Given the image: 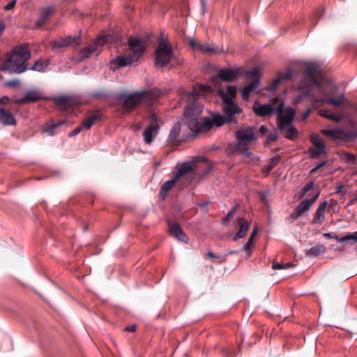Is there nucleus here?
I'll return each instance as SVG.
<instances>
[{
    "mask_svg": "<svg viewBox=\"0 0 357 357\" xmlns=\"http://www.w3.org/2000/svg\"><path fill=\"white\" fill-rule=\"evenodd\" d=\"M31 58V54L28 45H18L7 53L1 70L10 74H22L29 70L27 62Z\"/></svg>",
    "mask_w": 357,
    "mask_h": 357,
    "instance_id": "obj_1",
    "label": "nucleus"
},
{
    "mask_svg": "<svg viewBox=\"0 0 357 357\" xmlns=\"http://www.w3.org/2000/svg\"><path fill=\"white\" fill-rule=\"evenodd\" d=\"M174 59V52L166 40H162L155 49L154 64L155 66L164 68Z\"/></svg>",
    "mask_w": 357,
    "mask_h": 357,
    "instance_id": "obj_2",
    "label": "nucleus"
},
{
    "mask_svg": "<svg viewBox=\"0 0 357 357\" xmlns=\"http://www.w3.org/2000/svg\"><path fill=\"white\" fill-rule=\"evenodd\" d=\"M321 133L333 140L351 142L357 138V130H347L344 128L322 129Z\"/></svg>",
    "mask_w": 357,
    "mask_h": 357,
    "instance_id": "obj_3",
    "label": "nucleus"
},
{
    "mask_svg": "<svg viewBox=\"0 0 357 357\" xmlns=\"http://www.w3.org/2000/svg\"><path fill=\"white\" fill-rule=\"evenodd\" d=\"M111 40L112 36L109 34L98 35L93 43L86 47L81 49L79 51V60L83 61L89 58L97 50L98 47L103 46L104 45L110 43Z\"/></svg>",
    "mask_w": 357,
    "mask_h": 357,
    "instance_id": "obj_4",
    "label": "nucleus"
},
{
    "mask_svg": "<svg viewBox=\"0 0 357 357\" xmlns=\"http://www.w3.org/2000/svg\"><path fill=\"white\" fill-rule=\"evenodd\" d=\"M142 94L139 91L130 94L122 93L118 95L117 99L123 100L122 106L127 112H131L142 102Z\"/></svg>",
    "mask_w": 357,
    "mask_h": 357,
    "instance_id": "obj_5",
    "label": "nucleus"
},
{
    "mask_svg": "<svg viewBox=\"0 0 357 357\" xmlns=\"http://www.w3.org/2000/svg\"><path fill=\"white\" fill-rule=\"evenodd\" d=\"M220 107L222 114L227 119V122L230 124L237 123L238 120L236 115H239L243 112V109L238 104L235 102L225 100V102H221Z\"/></svg>",
    "mask_w": 357,
    "mask_h": 357,
    "instance_id": "obj_6",
    "label": "nucleus"
},
{
    "mask_svg": "<svg viewBox=\"0 0 357 357\" xmlns=\"http://www.w3.org/2000/svg\"><path fill=\"white\" fill-rule=\"evenodd\" d=\"M244 69L241 67L222 68L218 70L217 78L224 82H231L243 76Z\"/></svg>",
    "mask_w": 357,
    "mask_h": 357,
    "instance_id": "obj_7",
    "label": "nucleus"
},
{
    "mask_svg": "<svg viewBox=\"0 0 357 357\" xmlns=\"http://www.w3.org/2000/svg\"><path fill=\"white\" fill-rule=\"evenodd\" d=\"M128 45L132 52V56L136 59V63L139 62L146 51L144 41L138 37H130L128 40Z\"/></svg>",
    "mask_w": 357,
    "mask_h": 357,
    "instance_id": "obj_8",
    "label": "nucleus"
},
{
    "mask_svg": "<svg viewBox=\"0 0 357 357\" xmlns=\"http://www.w3.org/2000/svg\"><path fill=\"white\" fill-rule=\"evenodd\" d=\"M310 140L313 146L310 147L306 153L310 154L311 158L316 159L321 155L326 153V144L318 135H311Z\"/></svg>",
    "mask_w": 357,
    "mask_h": 357,
    "instance_id": "obj_9",
    "label": "nucleus"
},
{
    "mask_svg": "<svg viewBox=\"0 0 357 357\" xmlns=\"http://www.w3.org/2000/svg\"><path fill=\"white\" fill-rule=\"evenodd\" d=\"M56 11V7L54 4L41 8L39 10L38 15L34 23V27L36 29H40L48 22L51 16Z\"/></svg>",
    "mask_w": 357,
    "mask_h": 357,
    "instance_id": "obj_10",
    "label": "nucleus"
},
{
    "mask_svg": "<svg viewBox=\"0 0 357 357\" xmlns=\"http://www.w3.org/2000/svg\"><path fill=\"white\" fill-rule=\"evenodd\" d=\"M158 118L155 114H153L150 117V124L144 130L143 136L144 142L147 144H150L153 138L155 137L159 131V125L158 124Z\"/></svg>",
    "mask_w": 357,
    "mask_h": 357,
    "instance_id": "obj_11",
    "label": "nucleus"
},
{
    "mask_svg": "<svg viewBox=\"0 0 357 357\" xmlns=\"http://www.w3.org/2000/svg\"><path fill=\"white\" fill-rule=\"evenodd\" d=\"M225 124L230 123L227 122V119L223 114L217 112H213L211 113V117L204 118V124L202 126L206 128V130L208 131L214 126L220 128Z\"/></svg>",
    "mask_w": 357,
    "mask_h": 357,
    "instance_id": "obj_12",
    "label": "nucleus"
},
{
    "mask_svg": "<svg viewBox=\"0 0 357 357\" xmlns=\"http://www.w3.org/2000/svg\"><path fill=\"white\" fill-rule=\"evenodd\" d=\"M319 195V192H317L311 199H305L301 202L294 212L289 215V218L294 221L302 215L305 211H308L311 208L312 205L317 199Z\"/></svg>",
    "mask_w": 357,
    "mask_h": 357,
    "instance_id": "obj_13",
    "label": "nucleus"
},
{
    "mask_svg": "<svg viewBox=\"0 0 357 357\" xmlns=\"http://www.w3.org/2000/svg\"><path fill=\"white\" fill-rule=\"evenodd\" d=\"M81 44V34L80 33L75 36L68 35L65 37H61L52 42V48L54 50L59 48L68 47L72 45L77 46Z\"/></svg>",
    "mask_w": 357,
    "mask_h": 357,
    "instance_id": "obj_14",
    "label": "nucleus"
},
{
    "mask_svg": "<svg viewBox=\"0 0 357 357\" xmlns=\"http://www.w3.org/2000/svg\"><path fill=\"white\" fill-rule=\"evenodd\" d=\"M236 145L249 146L250 142L257 139L254 128L250 127L245 129H240L236 132Z\"/></svg>",
    "mask_w": 357,
    "mask_h": 357,
    "instance_id": "obj_15",
    "label": "nucleus"
},
{
    "mask_svg": "<svg viewBox=\"0 0 357 357\" xmlns=\"http://www.w3.org/2000/svg\"><path fill=\"white\" fill-rule=\"evenodd\" d=\"M133 63H136V59L133 58L130 54H120L110 61L109 68L112 71H116L121 68L126 67Z\"/></svg>",
    "mask_w": 357,
    "mask_h": 357,
    "instance_id": "obj_16",
    "label": "nucleus"
},
{
    "mask_svg": "<svg viewBox=\"0 0 357 357\" xmlns=\"http://www.w3.org/2000/svg\"><path fill=\"white\" fill-rule=\"evenodd\" d=\"M295 114V109L287 107L280 117H278V123L280 131H283L286 128V126L292 124Z\"/></svg>",
    "mask_w": 357,
    "mask_h": 357,
    "instance_id": "obj_17",
    "label": "nucleus"
},
{
    "mask_svg": "<svg viewBox=\"0 0 357 357\" xmlns=\"http://www.w3.org/2000/svg\"><path fill=\"white\" fill-rule=\"evenodd\" d=\"M44 99L42 93L39 90L33 89L28 91L23 98L15 100V102L18 105H24L36 102Z\"/></svg>",
    "mask_w": 357,
    "mask_h": 357,
    "instance_id": "obj_18",
    "label": "nucleus"
},
{
    "mask_svg": "<svg viewBox=\"0 0 357 357\" xmlns=\"http://www.w3.org/2000/svg\"><path fill=\"white\" fill-rule=\"evenodd\" d=\"M203 106L199 102H188L185 107L183 119L199 118Z\"/></svg>",
    "mask_w": 357,
    "mask_h": 357,
    "instance_id": "obj_19",
    "label": "nucleus"
},
{
    "mask_svg": "<svg viewBox=\"0 0 357 357\" xmlns=\"http://www.w3.org/2000/svg\"><path fill=\"white\" fill-rule=\"evenodd\" d=\"M183 122L187 125L188 128L195 135H198L201 132H207L206 128L204 127V118H193L183 119Z\"/></svg>",
    "mask_w": 357,
    "mask_h": 357,
    "instance_id": "obj_20",
    "label": "nucleus"
},
{
    "mask_svg": "<svg viewBox=\"0 0 357 357\" xmlns=\"http://www.w3.org/2000/svg\"><path fill=\"white\" fill-rule=\"evenodd\" d=\"M252 110L257 116L264 117L272 115L275 108L271 104H260L256 100L253 104Z\"/></svg>",
    "mask_w": 357,
    "mask_h": 357,
    "instance_id": "obj_21",
    "label": "nucleus"
},
{
    "mask_svg": "<svg viewBox=\"0 0 357 357\" xmlns=\"http://www.w3.org/2000/svg\"><path fill=\"white\" fill-rule=\"evenodd\" d=\"M324 237L336 240L337 242L341 243H348L351 242L353 243H357V231L353 233H347L346 235L340 237L335 233H324Z\"/></svg>",
    "mask_w": 357,
    "mask_h": 357,
    "instance_id": "obj_22",
    "label": "nucleus"
},
{
    "mask_svg": "<svg viewBox=\"0 0 357 357\" xmlns=\"http://www.w3.org/2000/svg\"><path fill=\"white\" fill-rule=\"evenodd\" d=\"M218 95L220 96L222 102H225V100L234 102L237 95L236 87L233 85H227L226 91L220 89L218 90Z\"/></svg>",
    "mask_w": 357,
    "mask_h": 357,
    "instance_id": "obj_23",
    "label": "nucleus"
},
{
    "mask_svg": "<svg viewBox=\"0 0 357 357\" xmlns=\"http://www.w3.org/2000/svg\"><path fill=\"white\" fill-rule=\"evenodd\" d=\"M170 234L181 242L187 243L188 238L177 222H168Z\"/></svg>",
    "mask_w": 357,
    "mask_h": 357,
    "instance_id": "obj_24",
    "label": "nucleus"
},
{
    "mask_svg": "<svg viewBox=\"0 0 357 357\" xmlns=\"http://www.w3.org/2000/svg\"><path fill=\"white\" fill-rule=\"evenodd\" d=\"M320 73V68L318 66L313 63L307 64L305 69V74L300 83H307L310 80L317 77Z\"/></svg>",
    "mask_w": 357,
    "mask_h": 357,
    "instance_id": "obj_25",
    "label": "nucleus"
},
{
    "mask_svg": "<svg viewBox=\"0 0 357 357\" xmlns=\"http://www.w3.org/2000/svg\"><path fill=\"white\" fill-rule=\"evenodd\" d=\"M328 205L327 201L321 202L318 208H317L315 213L313 215V218L312 220V224L314 225H321L325 218V211Z\"/></svg>",
    "mask_w": 357,
    "mask_h": 357,
    "instance_id": "obj_26",
    "label": "nucleus"
},
{
    "mask_svg": "<svg viewBox=\"0 0 357 357\" xmlns=\"http://www.w3.org/2000/svg\"><path fill=\"white\" fill-rule=\"evenodd\" d=\"M0 123L5 126H14L16 124V120L13 113L4 107H1Z\"/></svg>",
    "mask_w": 357,
    "mask_h": 357,
    "instance_id": "obj_27",
    "label": "nucleus"
},
{
    "mask_svg": "<svg viewBox=\"0 0 357 357\" xmlns=\"http://www.w3.org/2000/svg\"><path fill=\"white\" fill-rule=\"evenodd\" d=\"M259 80L252 81V82L244 86L241 90V98L244 101H248L250 98L251 93L255 91L259 87Z\"/></svg>",
    "mask_w": 357,
    "mask_h": 357,
    "instance_id": "obj_28",
    "label": "nucleus"
},
{
    "mask_svg": "<svg viewBox=\"0 0 357 357\" xmlns=\"http://www.w3.org/2000/svg\"><path fill=\"white\" fill-rule=\"evenodd\" d=\"M50 65V59L40 57L38 59L35 61L31 67H29V70L43 73L47 71Z\"/></svg>",
    "mask_w": 357,
    "mask_h": 357,
    "instance_id": "obj_29",
    "label": "nucleus"
},
{
    "mask_svg": "<svg viewBox=\"0 0 357 357\" xmlns=\"http://www.w3.org/2000/svg\"><path fill=\"white\" fill-rule=\"evenodd\" d=\"M195 168V162L193 161H186L181 164L177 172L174 175L175 180H179V178L192 172Z\"/></svg>",
    "mask_w": 357,
    "mask_h": 357,
    "instance_id": "obj_30",
    "label": "nucleus"
},
{
    "mask_svg": "<svg viewBox=\"0 0 357 357\" xmlns=\"http://www.w3.org/2000/svg\"><path fill=\"white\" fill-rule=\"evenodd\" d=\"M102 119V114L101 110L98 109L91 112L90 116L83 121V126L86 130H89L92 126L96 122Z\"/></svg>",
    "mask_w": 357,
    "mask_h": 357,
    "instance_id": "obj_31",
    "label": "nucleus"
},
{
    "mask_svg": "<svg viewBox=\"0 0 357 357\" xmlns=\"http://www.w3.org/2000/svg\"><path fill=\"white\" fill-rule=\"evenodd\" d=\"M139 93H142V100H148V101H154L159 98L160 96L161 91L158 88H153L149 90H144L139 91Z\"/></svg>",
    "mask_w": 357,
    "mask_h": 357,
    "instance_id": "obj_32",
    "label": "nucleus"
},
{
    "mask_svg": "<svg viewBox=\"0 0 357 357\" xmlns=\"http://www.w3.org/2000/svg\"><path fill=\"white\" fill-rule=\"evenodd\" d=\"M238 224L239 225V229L238 232L234 236V240L236 241L243 238L248 231L249 225L247 220L242 217H238L237 218Z\"/></svg>",
    "mask_w": 357,
    "mask_h": 357,
    "instance_id": "obj_33",
    "label": "nucleus"
},
{
    "mask_svg": "<svg viewBox=\"0 0 357 357\" xmlns=\"http://www.w3.org/2000/svg\"><path fill=\"white\" fill-rule=\"evenodd\" d=\"M181 132V125L179 123H177L174 125V126L171 128L169 131V134L168 136L167 142L169 144L176 145L179 142L178 137L180 136Z\"/></svg>",
    "mask_w": 357,
    "mask_h": 357,
    "instance_id": "obj_34",
    "label": "nucleus"
},
{
    "mask_svg": "<svg viewBox=\"0 0 357 357\" xmlns=\"http://www.w3.org/2000/svg\"><path fill=\"white\" fill-rule=\"evenodd\" d=\"M281 160V156L279 154L275 155L273 158L269 160L268 164L264 165L261 168V172L265 176H267L270 174V172L276 167Z\"/></svg>",
    "mask_w": 357,
    "mask_h": 357,
    "instance_id": "obj_35",
    "label": "nucleus"
},
{
    "mask_svg": "<svg viewBox=\"0 0 357 357\" xmlns=\"http://www.w3.org/2000/svg\"><path fill=\"white\" fill-rule=\"evenodd\" d=\"M54 102L58 106L69 107L75 105L73 98L69 96H60L53 98Z\"/></svg>",
    "mask_w": 357,
    "mask_h": 357,
    "instance_id": "obj_36",
    "label": "nucleus"
},
{
    "mask_svg": "<svg viewBox=\"0 0 357 357\" xmlns=\"http://www.w3.org/2000/svg\"><path fill=\"white\" fill-rule=\"evenodd\" d=\"M178 180L174 179V176L171 179L166 181L161 186L160 188V196L165 199L169 192L175 185L176 182Z\"/></svg>",
    "mask_w": 357,
    "mask_h": 357,
    "instance_id": "obj_37",
    "label": "nucleus"
},
{
    "mask_svg": "<svg viewBox=\"0 0 357 357\" xmlns=\"http://www.w3.org/2000/svg\"><path fill=\"white\" fill-rule=\"evenodd\" d=\"M231 152L233 154L240 153L244 158H250L252 156V153L249 150L248 146L245 145H235L232 148Z\"/></svg>",
    "mask_w": 357,
    "mask_h": 357,
    "instance_id": "obj_38",
    "label": "nucleus"
},
{
    "mask_svg": "<svg viewBox=\"0 0 357 357\" xmlns=\"http://www.w3.org/2000/svg\"><path fill=\"white\" fill-rule=\"evenodd\" d=\"M344 96H342L339 98H329L328 99L324 98H321L319 99L315 100V102L318 103H327L329 105H332L334 106H340L343 102Z\"/></svg>",
    "mask_w": 357,
    "mask_h": 357,
    "instance_id": "obj_39",
    "label": "nucleus"
},
{
    "mask_svg": "<svg viewBox=\"0 0 357 357\" xmlns=\"http://www.w3.org/2000/svg\"><path fill=\"white\" fill-rule=\"evenodd\" d=\"M319 115L327 119L333 120L335 122H340L342 117L341 115L335 114L334 112L328 109H321Z\"/></svg>",
    "mask_w": 357,
    "mask_h": 357,
    "instance_id": "obj_40",
    "label": "nucleus"
},
{
    "mask_svg": "<svg viewBox=\"0 0 357 357\" xmlns=\"http://www.w3.org/2000/svg\"><path fill=\"white\" fill-rule=\"evenodd\" d=\"M286 128L282 131L285 132V137L289 140L294 141L298 137V130L292 126H286Z\"/></svg>",
    "mask_w": 357,
    "mask_h": 357,
    "instance_id": "obj_41",
    "label": "nucleus"
},
{
    "mask_svg": "<svg viewBox=\"0 0 357 357\" xmlns=\"http://www.w3.org/2000/svg\"><path fill=\"white\" fill-rule=\"evenodd\" d=\"M326 247H311L310 250H307L305 255L307 257H319L326 253Z\"/></svg>",
    "mask_w": 357,
    "mask_h": 357,
    "instance_id": "obj_42",
    "label": "nucleus"
},
{
    "mask_svg": "<svg viewBox=\"0 0 357 357\" xmlns=\"http://www.w3.org/2000/svg\"><path fill=\"white\" fill-rule=\"evenodd\" d=\"M243 75L247 78H252L253 81L259 80V85H260L261 77L259 74V69L257 67H254L248 70H244Z\"/></svg>",
    "mask_w": 357,
    "mask_h": 357,
    "instance_id": "obj_43",
    "label": "nucleus"
},
{
    "mask_svg": "<svg viewBox=\"0 0 357 357\" xmlns=\"http://www.w3.org/2000/svg\"><path fill=\"white\" fill-rule=\"evenodd\" d=\"M200 96V93L199 91H197V89L196 88V86H193V89L190 91H188L186 93V98L188 102H199L198 98Z\"/></svg>",
    "mask_w": 357,
    "mask_h": 357,
    "instance_id": "obj_44",
    "label": "nucleus"
},
{
    "mask_svg": "<svg viewBox=\"0 0 357 357\" xmlns=\"http://www.w3.org/2000/svg\"><path fill=\"white\" fill-rule=\"evenodd\" d=\"M238 206H233L227 213V215L221 219V223L223 225L227 226L231 220L233 219L234 215L236 213Z\"/></svg>",
    "mask_w": 357,
    "mask_h": 357,
    "instance_id": "obj_45",
    "label": "nucleus"
},
{
    "mask_svg": "<svg viewBox=\"0 0 357 357\" xmlns=\"http://www.w3.org/2000/svg\"><path fill=\"white\" fill-rule=\"evenodd\" d=\"M234 252V250H229L228 251L227 253L222 255V254H220V253H214L211 251H208L207 252V256L210 258H215V259H218V261L220 262H222V261H224L225 260V258L227 256L229 255H232Z\"/></svg>",
    "mask_w": 357,
    "mask_h": 357,
    "instance_id": "obj_46",
    "label": "nucleus"
},
{
    "mask_svg": "<svg viewBox=\"0 0 357 357\" xmlns=\"http://www.w3.org/2000/svg\"><path fill=\"white\" fill-rule=\"evenodd\" d=\"M293 266H294V264H292L291 262L282 263L278 262L277 261H273L272 263V269L273 270L288 269Z\"/></svg>",
    "mask_w": 357,
    "mask_h": 357,
    "instance_id": "obj_47",
    "label": "nucleus"
},
{
    "mask_svg": "<svg viewBox=\"0 0 357 357\" xmlns=\"http://www.w3.org/2000/svg\"><path fill=\"white\" fill-rule=\"evenodd\" d=\"M68 123L66 120H61L59 121L56 123H52L48 126V127L46 128V132H48L51 135H54V130L63 125H65Z\"/></svg>",
    "mask_w": 357,
    "mask_h": 357,
    "instance_id": "obj_48",
    "label": "nucleus"
},
{
    "mask_svg": "<svg viewBox=\"0 0 357 357\" xmlns=\"http://www.w3.org/2000/svg\"><path fill=\"white\" fill-rule=\"evenodd\" d=\"M337 250L340 252H342V255H348V257L351 259H356L357 257L356 256V249H349V248H342V247H337Z\"/></svg>",
    "mask_w": 357,
    "mask_h": 357,
    "instance_id": "obj_49",
    "label": "nucleus"
},
{
    "mask_svg": "<svg viewBox=\"0 0 357 357\" xmlns=\"http://www.w3.org/2000/svg\"><path fill=\"white\" fill-rule=\"evenodd\" d=\"M89 96L91 98L93 99H106L109 95L104 90H99L91 92Z\"/></svg>",
    "mask_w": 357,
    "mask_h": 357,
    "instance_id": "obj_50",
    "label": "nucleus"
},
{
    "mask_svg": "<svg viewBox=\"0 0 357 357\" xmlns=\"http://www.w3.org/2000/svg\"><path fill=\"white\" fill-rule=\"evenodd\" d=\"M255 247H241L237 251H234V253H241L242 257H245V259H248L251 257V255L253 252V248Z\"/></svg>",
    "mask_w": 357,
    "mask_h": 357,
    "instance_id": "obj_51",
    "label": "nucleus"
},
{
    "mask_svg": "<svg viewBox=\"0 0 357 357\" xmlns=\"http://www.w3.org/2000/svg\"><path fill=\"white\" fill-rule=\"evenodd\" d=\"M312 86H317L318 87H321V84L320 81H319L317 79V78L316 77V78L310 80L307 83H299V84H298V86L300 89L308 88Z\"/></svg>",
    "mask_w": 357,
    "mask_h": 357,
    "instance_id": "obj_52",
    "label": "nucleus"
},
{
    "mask_svg": "<svg viewBox=\"0 0 357 357\" xmlns=\"http://www.w3.org/2000/svg\"><path fill=\"white\" fill-rule=\"evenodd\" d=\"M281 82L282 79L279 78V77L278 76L275 79H274L272 81L270 85L266 87V90L273 91H275L278 88V86Z\"/></svg>",
    "mask_w": 357,
    "mask_h": 357,
    "instance_id": "obj_53",
    "label": "nucleus"
},
{
    "mask_svg": "<svg viewBox=\"0 0 357 357\" xmlns=\"http://www.w3.org/2000/svg\"><path fill=\"white\" fill-rule=\"evenodd\" d=\"M356 160V156L351 153L346 152L344 154V160L347 163H354Z\"/></svg>",
    "mask_w": 357,
    "mask_h": 357,
    "instance_id": "obj_54",
    "label": "nucleus"
},
{
    "mask_svg": "<svg viewBox=\"0 0 357 357\" xmlns=\"http://www.w3.org/2000/svg\"><path fill=\"white\" fill-rule=\"evenodd\" d=\"M311 93H312L311 90H306V91H304L300 93L296 97V102H300L303 101L305 98L309 97L311 95Z\"/></svg>",
    "mask_w": 357,
    "mask_h": 357,
    "instance_id": "obj_55",
    "label": "nucleus"
},
{
    "mask_svg": "<svg viewBox=\"0 0 357 357\" xmlns=\"http://www.w3.org/2000/svg\"><path fill=\"white\" fill-rule=\"evenodd\" d=\"M293 73L291 70L288 69L284 73H280L278 75L279 78L282 79V82L283 80H289L292 78Z\"/></svg>",
    "mask_w": 357,
    "mask_h": 357,
    "instance_id": "obj_56",
    "label": "nucleus"
},
{
    "mask_svg": "<svg viewBox=\"0 0 357 357\" xmlns=\"http://www.w3.org/2000/svg\"><path fill=\"white\" fill-rule=\"evenodd\" d=\"M314 188V181H310L307 183L301 189V196L305 195V194Z\"/></svg>",
    "mask_w": 357,
    "mask_h": 357,
    "instance_id": "obj_57",
    "label": "nucleus"
},
{
    "mask_svg": "<svg viewBox=\"0 0 357 357\" xmlns=\"http://www.w3.org/2000/svg\"><path fill=\"white\" fill-rule=\"evenodd\" d=\"M83 129H86L85 126H83V122L79 126H77L74 130L68 133V137H72L78 135Z\"/></svg>",
    "mask_w": 357,
    "mask_h": 357,
    "instance_id": "obj_58",
    "label": "nucleus"
},
{
    "mask_svg": "<svg viewBox=\"0 0 357 357\" xmlns=\"http://www.w3.org/2000/svg\"><path fill=\"white\" fill-rule=\"evenodd\" d=\"M198 50L202 53L213 52V49L212 47H209L208 45L201 43L198 45Z\"/></svg>",
    "mask_w": 357,
    "mask_h": 357,
    "instance_id": "obj_59",
    "label": "nucleus"
},
{
    "mask_svg": "<svg viewBox=\"0 0 357 357\" xmlns=\"http://www.w3.org/2000/svg\"><path fill=\"white\" fill-rule=\"evenodd\" d=\"M266 136H267L266 143L276 142L278 139V135L275 132H269Z\"/></svg>",
    "mask_w": 357,
    "mask_h": 357,
    "instance_id": "obj_60",
    "label": "nucleus"
},
{
    "mask_svg": "<svg viewBox=\"0 0 357 357\" xmlns=\"http://www.w3.org/2000/svg\"><path fill=\"white\" fill-rule=\"evenodd\" d=\"M6 86H9V87H17V86L20 85V81L18 79H10V80H8L6 82Z\"/></svg>",
    "mask_w": 357,
    "mask_h": 357,
    "instance_id": "obj_61",
    "label": "nucleus"
},
{
    "mask_svg": "<svg viewBox=\"0 0 357 357\" xmlns=\"http://www.w3.org/2000/svg\"><path fill=\"white\" fill-rule=\"evenodd\" d=\"M199 45V43L197 42L193 38H190L188 40V45L193 50H198Z\"/></svg>",
    "mask_w": 357,
    "mask_h": 357,
    "instance_id": "obj_62",
    "label": "nucleus"
},
{
    "mask_svg": "<svg viewBox=\"0 0 357 357\" xmlns=\"http://www.w3.org/2000/svg\"><path fill=\"white\" fill-rule=\"evenodd\" d=\"M275 112L276 111L278 112V117H280V116L283 114V112H284V102H281L277 107H275Z\"/></svg>",
    "mask_w": 357,
    "mask_h": 357,
    "instance_id": "obj_63",
    "label": "nucleus"
},
{
    "mask_svg": "<svg viewBox=\"0 0 357 357\" xmlns=\"http://www.w3.org/2000/svg\"><path fill=\"white\" fill-rule=\"evenodd\" d=\"M16 2H17L16 0H12L8 4H6L3 6V10H10L13 9L15 6Z\"/></svg>",
    "mask_w": 357,
    "mask_h": 357,
    "instance_id": "obj_64",
    "label": "nucleus"
}]
</instances>
